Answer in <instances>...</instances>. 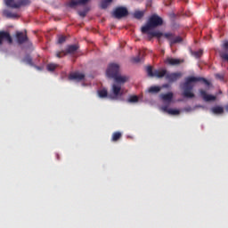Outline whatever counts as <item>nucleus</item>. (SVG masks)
Returning <instances> with one entry per match:
<instances>
[{
    "instance_id": "1",
    "label": "nucleus",
    "mask_w": 228,
    "mask_h": 228,
    "mask_svg": "<svg viewBox=\"0 0 228 228\" xmlns=\"http://www.w3.org/2000/svg\"><path fill=\"white\" fill-rule=\"evenodd\" d=\"M200 81L205 83L207 86L210 85L209 81L202 77H188L185 78V82L180 85V88L183 90V97H185V99H193V97H195V94H193L195 85H193V83Z\"/></svg>"
},
{
    "instance_id": "2",
    "label": "nucleus",
    "mask_w": 228,
    "mask_h": 228,
    "mask_svg": "<svg viewBox=\"0 0 228 228\" xmlns=\"http://www.w3.org/2000/svg\"><path fill=\"white\" fill-rule=\"evenodd\" d=\"M115 83L112 85L111 92L114 95L113 99H118V97H122L124 95V91L122 90V85L127 83L129 81V77L122 76L120 73L118 75H114Z\"/></svg>"
},
{
    "instance_id": "22",
    "label": "nucleus",
    "mask_w": 228,
    "mask_h": 228,
    "mask_svg": "<svg viewBox=\"0 0 228 228\" xmlns=\"http://www.w3.org/2000/svg\"><path fill=\"white\" fill-rule=\"evenodd\" d=\"M143 15H145V11H135L134 12V19H137V20H140L143 19Z\"/></svg>"
},
{
    "instance_id": "29",
    "label": "nucleus",
    "mask_w": 228,
    "mask_h": 228,
    "mask_svg": "<svg viewBox=\"0 0 228 228\" xmlns=\"http://www.w3.org/2000/svg\"><path fill=\"white\" fill-rule=\"evenodd\" d=\"M138 101H139V98L136 95H131L127 99V102H130V103L138 102Z\"/></svg>"
},
{
    "instance_id": "27",
    "label": "nucleus",
    "mask_w": 228,
    "mask_h": 228,
    "mask_svg": "<svg viewBox=\"0 0 228 228\" xmlns=\"http://www.w3.org/2000/svg\"><path fill=\"white\" fill-rule=\"evenodd\" d=\"M98 95L101 99H104L105 97H108V90H106V89L99 90Z\"/></svg>"
},
{
    "instance_id": "37",
    "label": "nucleus",
    "mask_w": 228,
    "mask_h": 228,
    "mask_svg": "<svg viewBox=\"0 0 228 228\" xmlns=\"http://www.w3.org/2000/svg\"><path fill=\"white\" fill-rule=\"evenodd\" d=\"M216 77H217V79L224 80V77H223V75H221V74H216Z\"/></svg>"
},
{
    "instance_id": "15",
    "label": "nucleus",
    "mask_w": 228,
    "mask_h": 228,
    "mask_svg": "<svg viewBox=\"0 0 228 228\" xmlns=\"http://www.w3.org/2000/svg\"><path fill=\"white\" fill-rule=\"evenodd\" d=\"M162 111L168 113V115H179L181 111L176 109H168V105H164L161 107Z\"/></svg>"
},
{
    "instance_id": "38",
    "label": "nucleus",
    "mask_w": 228,
    "mask_h": 228,
    "mask_svg": "<svg viewBox=\"0 0 228 228\" xmlns=\"http://www.w3.org/2000/svg\"><path fill=\"white\" fill-rule=\"evenodd\" d=\"M168 86H169L168 84H164V85L162 86L163 88H168Z\"/></svg>"
},
{
    "instance_id": "26",
    "label": "nucleus",
    "mask_w": 228,
    "mask_h": 228,
    "mask_svg": "<svg viewBox=\"0 0 228 228\" xmlns=\"http://www.w3.org/2000/svg\"><path fill=\"white\" fill-rule=\"evenodd\" d=\"M22 61H23L24 63H27V65H31V66H33V59H32L31 56H29V55H26V56L23 58Z\"/></svg>"
},
{
    "instance_id": "5",
    "label": "nucleus",
    "mask_w": 228,
    "mask_h": 228,
    "mask_svg": "<svg viewBox=\"0 0 228 228\" xmlns=\"http://www.w3.org/2000/svg\"><path fill=\"white\" fill-rule=\"evenodd\" d=\"M147 73L150 77H159V79H161V77H166L167 69H155L154 71H152V66H148Z\"/></svg>"
},
{
    "instance_id": "21",
    "label": "nucleus",
    "mask_w": 228,
    "mask_h": 228,
    "mask_svg": "<svg viewBox=\"0 0 228 228\" xmlns=\"http://www.w3.org/2000/svg\"><path fill=\"white\" fill-rule=\"evenodd\" d=\"M212 113L214 115H222L224 113V107L221 106H216L211 109Z\"/></svg>"
},
{
    "instance_id": "28",
    "label": "nucleus",
    "mask_w": 228,
    "mask_h": 228,
    "mask_svg": "<svg viewBox=\"0 0 228 228\" xmlns=\"http://www.w3.org/2000/svg\"><path fill=\"white\" fill-rule=\"evenodd\" d=\"M150 35L151 37H156V38H161V37H164L163 32H159V31H153V32H150Z\"/></svg>"
},
{
    "instance_id": "9",
    "label": "nucleus",
    "mask_w": 228,
    "mask_h": 228,
    "mask_svg": "<svg viewBox=\"0 0 228 228\" xmlns=\"http://www.w3.org/2000/svg\"><path fill=\"white\" fill-rule=\"evenodd\" d=\"M164 37H166L168 42H170L171 45H174V44H180V42H183V37L175 35L174 33L167 32L164 33Z\"/></svg>"
},
{
    "instance_id": "14",
    "label": "nucleus",
    "mask_w": 228,
    "mask_h": 228,
    "mask_svg": "<svg viewBox=\"0 0 228 228\" xmlns=\"http://www.w3.org/2000/svg\"><path fill=\"white\" fill-rule=\"evenodd\" d=\"M69 79H72L73 81H83L85 79V74L81 72H74L69 75Z\"/></svg>"
},
{
    "instance_id": "36",
    "label": "nucleus",
    "mask_w": 228,
    "mask_h": 228,
    "mask_svg": "<svg viewBox=\"0 0 228 228\" xmlns=\"http://www.w3.org/2000/svg\"><path fill=\"white\" fill-rule=\"evenodd\" d=\"M145 33H148V38H149V40H152V38H154V36H151V31H147V32H145Z\"/></svg>"
},
{
    "instance_id": "19",
    "label": "nucleus",
    "mask_w": 228,
    "mask_h": 228,
    "mask_svg": "<svg viewBox=\"0 0 228 228\" xmlns=\"http://www.w3.org/2000/svg\"><path fill=\"white\" fill-rule=\"evenodd\" d=\"M162 101L165 102H172V100L174 99V93H167L160 95Z\"/></svg>"
},
{
    "instance_id": "24",
    "label": "nucleus",
    "mask_w": 228,
    "mask_h": 228,
    "mask_svg": "<svg viewBox=\"0 0 228 228\" xmlns=\"http://www.w3.org/2000/svg\"><path fill=\"white\" fill-rule=\"evenodd\" d=\"M122 138V133L121 132H114L112 134L111 142H118Z\"/></svg>"
},
{
    "instance_id": "39",
    "label": "nucleus",
    "mask_w": 228,
    "mask_h": 228,
    "mask_svg": "<svg viewBox=\"0 0 228 228\" xmlns=\"http://www.w3.org/2000/svg\"><path fill=\"white\" fill-rule=\"evenodd\" d=\"M225 110L226 111H228V104L225 106Z\"/></svg>"
},
{
    "instance_id": "20",
    "label": "nucleus",
    "mask_w": 228,
    "mask_h": 228,
    "mask_svg": "<svg viewBox=\"0 0 228 228\" xmlns=\"http://www.w3.org/2000/svg\"><path fill=\"white\" fill-rule=\"evenodd\" d=\"M223 47L224 49V51H228V41H226ZM220 56L222 58V60H224V61H228V53H220Z\"/></svg>"
},
{
    "instance_id": "17",
    "label": "nucleus",
    "mask_w": 228,
    "mask_h": 228,
    "mask_svg": "<svg viewBox=\"0 0 228 228\" xmlns=\"http://www.w3.org/2000/svg\"><path fill=\"white\" fill-rule=\"evenodd\" d=\"M89 2L90 0H71L69 3V7L74 8V6H78L79 4H86Z\"/></svg>"
},
{
    "instance_id": "16",
    "label": "nucleus",
    "mask_w": 228,
    "mask_h": 228,
    "mask_svg": "<svg viewBox=\"0 0 228 228\" xmlns=\"http://www.w3.org/2000/svg\"><path fill=\"white\" fill-rule=\"evenodd\" d=\"M3 15L6 17V19H19V17H20L17 12H12L8 9L3 11Z\"/></svg>"
},
{
    "instance_id": "31",
    "label": "nucleus",
    "mask_w": 228,
    "mask_h": 228,
    "mask_svg": "<svg viewBox=\"0 0 228 228\" xmlns=\"http://www.w3.org/2000/svg\"><path fill=\"white\" fill-rule=\"evenodd\" d=\"M67 37L65 36H59L58 37V44H64L66 42Z\"/></svg>"
},
{
    "instance_id": "7",
    "label": "nucleus",
    "mask_w": 228,
    "mask_h": 228,
    "mask_svg": "<svg viewBox=\"0 0 228 228\" xmlns=\"http://www.w3.org/2000/svg\"><path fill=\"white\" fill-rule=\"evenodd\" d=\"M5 43L12 45L13 44V38H12L10 32L0 30V47H3L4 44Z\"/></svg>"
},
{
    "instance_id": "34",
    "label": "nucleus",
    "mask_w": 228,
    "mask_h": 228,
    "mask_svg": "<svg viewBox=\"0 0 228 228\" xmlns=\"http://www.w3.org/2000/svg\"><path fill=\"white\" fill-rule=\"evenodd\" d=\"M132 61H133L134 63H140V61H142V59L140 58V55H138L137 57H134V58L132 59Z\"/></svg>"
},
{
    "instance_id": "4",
    "label": "nucleus",
    "mask_w": 228,
    "mask_h": 228,
    "mask_svg": "<svg viewBox=\"0 0 228 228\" xmlns=\"http://www.w3.org/2000/svg\"><path fill=\"white\" fill-rule=\"evenodd\" d=\"M7 8L19 9L31 4L30 0H4Z\"/></svg>"
},
{
    "instance_id": "18",
    "label": "nucleus",
    "mask_w": 228,
    "mask_h": 228,
    "mask_svg": "<svg viewBox=\"0 0 228 228\" xmlns=\"http://www.w3.org/2000/svg\"><path fill=\"white\" fill-rule=\"evenodd\" d=\"M79 49V45H68L66 51L64 52L66 54H74Z\"/></svg>"
},
{
    "instance_id": "25",
    "label": "nucleus",
    "mask_w": 228,
    "mask_h": 228,
    "mask_svg": "<svg viewBox=\"0 0 228 228\" xmlns=\"http://www.w3.org/2000/svg\"><path fill=\"white\" fill-rule=\"evenodd\" d=\"M111 3H113V0H102L101 3V8H102V10H106Z\"/></svg>"
},
{
    "instance_id": "6",
    "label": "nucleus",
    "mask_w": 228,
    "mask_h": 228,
    "mask_svg": "<svg viewBox=\"0 0 228 228\" xmlns=\"http://www.w3.org/2000/svg\"><path fill=\"white\" fill-rule=\"evenodd\" d=\"M129 15V11L124 6L116 7L112 12L114 19H124Z\"/></svg>"
},
{
    "instance_id": "11",
    "label": "nucleus",
    "mask_w": 228,
    "mask_h": 228,
    "mask_svg": "<svg viewBox=\"0 0 228 228\" xmlns=\"http://www.w3.org/2000/svg\"><path fill=\"white\" fill-rule=\"evenodd\" d=\"M181 76H183V74L179 72L168 73V71H167L166 79L167 81H168V83H175V81H177V79H179Z\"/></svg>"
},
{
    "instance_id": "12",
    "label": "nucleus",
    "mask_w": 228,
    "mask_h": 228,
    "mask_svg": "<svg viewBox=\"0 0 228 228\" xmlns=\"http://www.w3.org/2000/svg\"><path fill=\"white\" fill-rule=\"evenodd\" d=\"M165 63H166V65H171L172 67H175L177 65H181V63H184V60L167 57L165 60Z\"/></svg>"
},
{
    "instance_id": "33",
    "label": "nucleus",
    "mask_w": 228,
    "mask_h": 228,
    "mask_svg": "<svg viewBox=\"0 0 228 228\" xmlns=\"http://www.w3.org/2000/svg\"><path fill=\"white\" fill-rule=\"evenodd\" d=\"M202 50H199L196 52H193V55L195 56V58H200V56H202Z\"/></svg>"
},
{
    "instance_id": "3",
    "label": "nucleus",
    "mask_w": 228,
    "mask_h": 228,
    "mask_svg": "<svg viewBox=\"0 0 228 228\" xmlns=\"http://www.w3.org/2000/svg\"><path fill=\"white\" fill-rule=\"evenodd\" d=\"M159 26H163V18L159 17L158 14H152L149 18L146 25L142 27V33H147V31L159 28Z\"/></svg>"
},
{
    "instance_id": "30",
    "label": "nucleus",
    "mask_w": 228,
    "mask_h": 228,
    "mask_svg": "<svg viewBox=\"0 0 228 228\" xmlns=\"http://www.w3.org/2000/svg\"><path fill=\"white\" fill-rule=\"evenodd\" d=\"M46 69L49 72H53V70H56V64L50 63L46 66Z\"/></svg>"
},
{
    "instance_id": "13",
    "label": "nucleus",
    "mask_w": 228,
    "mask_h": 228,
    "mask_svg": "<svg viewBox=\"0 0 228 228\" xmlns=\"http://www.w3.org/2000/svg\"><path fill=\"white\" fill-rule=\"evenodd\" d=\"M200 94L202 99L206 102H211V101H216V96H215L213 94H208V93L206 91H204V89H200Z\"/></svg>"
},
{
    "instance_id": "8",
    "label": "nucleus",
    "mask_w": 228,
    "mask_h": 228,
    "mask_svg": "<svg viewBox=\"0 0 228 228\" xmlns=\"http://www.w3.org/2000/svg\"><path fill=\"white\" fill-rule=\"evenodd\" d=\"M118 73H120V66L117 63H110L107 69L106 75L110 79H113Z\"/></svg>"
},
{
    "instance_id": "23",
    "label": "nucleus",
    "mask_w": 228,
    "mask_h": 228,
    "mask_svg": "<svg viewBox=\"0 0 228 228\" xmlns=\"http://www.w3.org/2000/svg\"><path fill=\"white\" fill-rule=\"evenodd\" d=\"M148 92L149 94H159V92H161V87L153 86L149 88Z\"/></svg>"
},
{
    "instance_id": "10",
    "label": "nucleus",
    "mask_w": 228,
    "mask_h": 228,
    "mask_svg": "<svg viewBox=\"0 0 228 228\" xmlns=\"http://www.w3.org/2000/svg\"><path fill=\"white\" fill-rule=\"evenodd\" d=\"M15 38L19 45H22V44H26V42L29 40V38L28 37V32L26 30L25 33L20 31L16 32Z\"/></svg>"
},
{
    "instance_id": "32",
    "label": "nucleus",
    "mask_w": 228,
    "mask_h": 228,
    "mask_svg": "<svg viewBox=\"0 0 228 228\" xmlns=\"http://www.w3.org/2000/svg\"><path fill=\"white\" fill-rule=\"evenodd\" d=\"M67 53H65V51H61V52H57L55 56L56 58H63V56H66Z\"/></svg>"
},
{
    "instance_id": "35",
    "label": "nucleus",
    "mask_w": 228,
    "mask_h": 228,
    "mask_svg": "<svg viewBox=\"0 0 228 228\" xmlns=\"http://www.w3.org/2000/svg\"><path fill=\"white\" fill-rule=\"evenodd\" d=\"M78 15H79L80 17H86V11L78 12Z\"/></svg>"
}]
</instances>
